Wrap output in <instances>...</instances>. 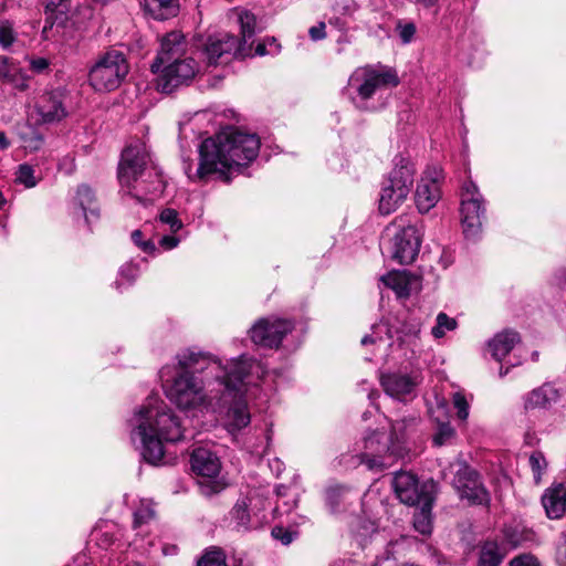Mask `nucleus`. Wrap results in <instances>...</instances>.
I'll return each mask as SVG.
<instances>
[{
  "mask_svg": "<svg viewBox=\"0 0 566 566\" xmlns=\"http://www.w3.org/2000/svg\"><path fill=\"white\" fill-rule=\"evenodd\" d=\"M176 360V365L161 368L160 378L167 398L184 410L209 409L219 392L221 399L235 396L247 371L240 360L223 364L195 348L179 352Z\"/></svg>",
  "mask_w": 566,
  "mask_h": 566,
  "instance_id": "1",
  "label": "nucleus"
},
{
  "mask_svg": "<svg viewBox=\"0 0 566 566\" xmlns=\"http://www.w3.org/2000/svg\"><path fill=\"white\" fill-rule=\"evenodd\" d=\"M260 139L255 134L229 127L214 137L205 139L199 148L200 163L196 170L185 163V172L190 180H205L210 175H219L226 181L228 174L239 171L255 159Z\"/></svg>",
  "mask_w": 566,
  "mask_h": 566,
  "instance_id": "2",
  "label": "nucleus"
},
{
  "mask_svg": "<svg viewBox=\"0 0 566 566\" xmlns=\"http://www.w3.org/2000/svg\"><path fill=\"white\" fill-rule=\"evenodd\" d=\"M130 438L139 442L142 455L148 463H169L164 444L184 438V427L176 412L158 396H149L129 419Z\"/></svg>",
  "mask_w": 566,
  "mask_h": 566,
  "instance_id": "3",
  "label": "nucleus"
},
{
  "mask_svg": "<svg viewBox=\"0 0 566 566\" xmlns=\"http://www.w3.org/2000/svg\"><path fill=\"white\" fill-rule=\"evenodd\" d=\"M118 180L122 190L140 203L149 200L147 196H158L164 190L161 176L153 167L145 144L139 140L129 144L123 150L118 165Z\"/></svg>",
  "mask_w": 566,
  "mask_h": 566,
  "instance_id": "4",
  "label": "nucleus"
},
{
  "mask_svg": "<svg viewBox=\"0 0 566 566\" xmlns=\"http://www.w3.org/2000/svg\"><path fill=\"white\" fill-rule=\"evenodd\" d=\"M399 84L397 73L385 66L356 69L348 78L346 94L357 109L374 112L378 105L374 97Z\"/></svg>",
  "mask_w": 566,
  "mask_h": 566,
  "instance_id": "5",
  "label": "nucleus"
},
{
  "mask_svg": "<svg viewBox=\"0 0 566 566\" xmlns=\"http://www.w3.org/2000/svg\"><path fill=\"white\" fill-rule=\"evenodd\" d=\"M232 360H240V364L247 370L241 388L235 396L224 397V399L216 397L211 409L216 410L217 408L229 406L224 423L227 430L231 434H234L245 428L251 421V415L247 401L243 399L245 388L248 385L254 384L255 380H260L265 375L266 369L261 361L255 360L248 355H241ZM219 396H221V392H219Z\"/></svg>",
  "mask_w": 566,
  "mask_h": 566,
  "instance_id": "6",
  "label": "nucleus"
},
{
  "mask_svg": "<svg viewBox=\"0 0 566 566\" xmlns=\"http://www.w3.org/2000/svg\"><path fill=\"white\" fill-rule=\"evenodd\" d=\"M415 174L416 167L409 157H395L394 168L384 180L379 193L378 210L381 214H390L406 201L413 185Z\"/></svg>",
  "mask_w": 566,
  "mask_h": 566,
  "instance_id": "7",
  "label": "nucleus"
},
{
  "mask_svg": "<svg viewBox=\"0 0 566 566\" xmlns=\"http://www.w3.org/2000/svg\"><path fill=\"white\" fill-rule=\"evenodd\" d=\"M128 70L127 60L120 51H107L90 69V85L96 92H112L119 87Z\"/></svg>",
  "mask_w": 566,
  "mask_h": 566,
  "instance_id": "8",
  "label": "nucleus"
},
{
  "mask_svg": "<svg viewBox=\"0 0 566 566\" xmlns=\"http://www.w3.org/2000/svg\"><path fill=\"white\" fill-rule=\"evenodd\" d=\"M485 201L476 185L467 181L462 187L460 220L467 240H476L485 219Z\"/></svg>",
  "mask_w": 566,
  "mask_h": 566,
  "instance_id": "9",
  "label": "nucleus"
},
{
  "mask_svg": "<svg viewBox=\"0 0 566 566\" xmlns=\"http://www.w3.org/2000/svg\"><path fill=\"white\" fill-rule=\"evenodd\" d=\"M190 465L197 474L200 492L211 495L223 490L224 483L219 479L221 463L219 458L209 449L197 448L192 451Z\"/></svg>",
  "mask_w": 566,
  "mask_h": 566,
  "instance_id": "10",
  "label": "nucleus"
},
{
  "mask_svg": "<svg viewBox=\"0 0 566 566\" xmlns=\"http://www.w3.org/2000/svg\"><path fill=\"white\" fill-rule=\"evenodd\" d=\"M402 457V449L396 447L392 440L382 432H373L364 439V451L360 462L369 470H384L392 465L394 461Z\"/></svg>",
  "mask_w": 566,
  "mask_h": 566,
  "instance_id": "11",
  "label": "nucleus"
},
{
  "mask_svg": "<svg viewBox=\"0 0 566 566\" xmlns=\"http://www.w3.org/2000/svg\"><path fill=\"white\" fill-rule=\"evenodd\" d=\"M391 232L390 251L392 259L401 264H409L415 261L421 244V233L413 224H394L387 229Z\"/></svg>",
  "mask_w": 566,
  "mask_h": 566,
  "instance_id": "12",
  "label": "nucleus"
},
{
  "mask_svg": "<svg viewBox=\"0 0 566 566\" xmlns=\"http://www.w3.org/2000/svg\"><path fill=\"white\" fill-rule=\"evenodd\" d=\"M294 328L291 321L277 317H262L249 329L251 342L264 348H279L283 338Z\"/></svg>",
  "mask_w": 566,
  "mask_h": 566,
  "instance_id": "13",
  "label": "nucleus"
},
{
  "mask_svg": "<svg viewBox=\"0 0 566 566\" xmlns=\"http://www.w3.org/2000/svg\"><path fill=\"white\" fill-rule=\"evenodd\" d=\"M442 179L443 172L438 166L428 167L423 171L415 191V202L420 213L429 212L440 200Z\"/></svg>",
  "mask_w": 566,
  "mask_h": 566,
  "instance_id": "14",
  "label": "nucleus"
},
{
  "mask_svg": "<svg viewBox=\"0 0 566 566\" xmlns=\"http://www.w3.org/2000/svg\"><path fill=\"white\" fill-rule=\"evenodd\" d=\"M198 72V64L191 57L178 59L161 66L157 78V88L170 93L176 87L188 83Z\"/></svg>",
  "mask_w": 566,
  "mask_h": 566,
  "instance_id": "15",
  "label": "nucleus"
},
{
  "mask_svg": "<svg viewBox=\"0 0 566 566\" xmlns=\"http://www.w3.org/2000/svg\"><path fill=\"white\" fill-rule=\"evenodd\" d=\"M242 51L239 40L228 33L209 36L203 48V54L210 65L227 63L233 56L243 55Z\"/></svg>",
  "mask_w": 566,
  "mask_h": 566,
  "instance_id": "16",
  "label": "nucleus"
},
{
  "mask_svg": "<svg viewBox=\"0 0 566 566\" xmlns=\"http://www.w3.org/2000/svg\"><path fill=\"white\" fill-rule=\"evenodd\" d=\"M421 382L418 373L395 371L384 374L380 377V384L385 392L398 400H406L415 396L416 388Z\"/></svg>",
  "mask_w": 566,
  "mask_h": 566,
  "instance_id": "17",
  "label": "nucleus"
},
{
  "mask_svg": "<svg viewBox=\"0 0 566 566\" xmlns=\"http://www.w3.org/2000/svg\"><path fill=\"white\" fill-rule=\"evenodd\" d=\"M453 485L459 496L467 499L471 504H483L489 501V493L479 481L478 473L468 467H463L457 472Z\"/></svg>",
  "mask_w": 566,
  "mask_h": 566,
  "instance_id": "18",
  "label": "nucleus"
},
{
  "mask_svg": "<svg viewBox=\"0 0 566 566\" xmlns=\"http://www.w3.org/2000/svg\"><path fill=\"white\" fill-rule=\"evenodd\" d=\"M392 484L397 497L407 505H419L431 499L426 486H420L417 478L409 472L396 473Z\"/></svg>",
  "mask_w": 566,
  "mask_h": 566,
  "instance_id": "19",
  "label": "nucleus"
},
{
  "mask_svg": "<svg viewBox=\"0 0 566 566\" xmlns=\"http://www.w3.org/2000/svg\"><path fill=\"white\" fill-rule=\"evenodd\" d=\"M186 48L187 42L182 33L172 31L166 34L161 40L157 57L151 64L153 73H158L164 64L181 59Z\"/></svg>",
  "mask_w": 566,
  "mask_h": 566,
  "instance_id": "20",
  "label": "nucleus"
},
{
  "mask_svg": "<svg viewBox=\"0 0 566 566\" xmlns=\"http://www.w3.org/2000/svg\"><path fill=\"white\" fill-rule=\"evenodd\" d=\"M562 391L554 384L545 382L524 396L523 405L526 411L534 409H552L560 402Z\"/></svg>",
  "mask_w": 566,
  "mask_h": 566,
  "instance_id": "21",
  "label": "nucleus"
},
{
  "mask_svg": "<svg viewBox=\"0 0 566 566\" xmlns=\"http://www.w3.org/2000/svg\"><path fill=\"white\" fill-rule=\"evenodd\" d=\"M69 3L70 0H46V19L42 29L44 40L55 39L60 34V29L67 20Z\"/></svg>",
  "mask_w": 566,
  "mask_h": 566,
  "instance_id": "22",
  "label": "nucleus"
},
{
  "mask_svg": "<svg viewBox=\"0 0 566 566\" xmlns=\"http://www.w3.org/2000/svg\"><path fill=\"white\" fill-rule=\"evenodd\" d=\"M380 281L391 289L398 297H408L411 292L420 289L419 277L405 270L391 271L382 275Z\"/></svg>",
  "mask_w": 566,
  "mask_h": 566,
  "instance_id": "23",
  "label": "nucleus"
},
{
  "mask_svg": "<svg viewBox=\"0 0 566 566\" xmlns=\"http://www.w3.org/2000/svg\"><path fill=\"white\" fill-rule=\"evenodd\" d=\"M36 112L41 123H54L66 116V111L59 95L46 93L36 104Z\"/></svg>",
  "mask_w": 566,
  "mask_h": 566,
  "instance_id": "24",
  "label": "nucleus"
},
{
  "mask_svg": "<svg viewBox=\"0 0 566 566\" xmlns=\"http://www.w3.org/2000/svg\"><path fill=\"white\" fill-rule=\"evenodd\" d=\"M542 503L549 518H559L566 512V486L549 488L542 496Z\"/></svg>",
  "mask_w": 566,
  "mask_h": 566,
  "instance_id": "25",
  "label": "nucleus"
},
{
  "mask_svg": "<svg viewBox=\"0 0 566 566\" xmlns=\"http://www.w3.org/2000/svg\"><path fill=\"white\" fill-rule=\"evenodd\" d=\"M520 342V336L513 331H503L496 334L490 342L489 348L492 357L502 361L511 350L514 349L515 345Z\"/></svg>",
  "mask_w": 566,
  "mask_h": 566,
  "instance_id": "26",
  "label": "nucleus"
},
{
  "mask_svg": "<svg viewBox=\"0 0 566 566\" xmlns=\"http://www.w3.org/2000/svg\"><path fill=\"white\" fill-rule=\"evenodd\" d=\"M76 200L84 212L88 226L98 220L99 212L95 202L94 191L86 185L77 188Z\"/></svg>",
  "mask_w": 566,
  "mask_h": 566,
  "instance_id": "27",
  "label": "nucleus"
},
{
  "mask_svg": "<svg viewBox=\"0 0 566 566\" xmlns=\"http://www.w3.org/2000/svg\"><path fill=\"white\" fill-rule=\"evenodd\" d=\"M0 80L19 91L28 88V78L21 72V69L7 57L2 60L0 65Z\"/></svg>",
  "mask_w": 566,
  "mask_h": 566,
  "instance_id": "28",
  "label": "nucleus"
},
{
  "mask_svg": "<svg viewBox=\"0 0 566 566\" xmlns=\"http://www.w3.org/2000/svg\"><path fill=\"white\" fill-rule=\"evenodd\" d=\"M145 10L157 20L175 17L179 11L177 0H144Z\"/></svg>",
  "mask_w": 566,
  "mask_h": 566,
  "instance_id": "29",
  "label": "nucleus"
},
{
  "mask_svg": "<svg viewBox=\"0 0 566 566\" xmlns=\"http://www.w3.org/2000/svg\"><path fill=\"white\" fill-rule=\"evenodd\" d=\"M417 422L418 419L416 417H409L398 419L391 424V437L389 440H392L396 447L402 449V455L406 451L403 443L415 430Z\"/></svg>",
  "mask_w": 566,
  "mask_h": 566,
  "instance_id": "30",
  "label": "nucleus"
},
{
  "mask_svg": "<svg viewBox=\"0 0 566 566\" xmlns=\"http://www.w3.org/2000/svg\"><path fill=\"white\" fill-rule=\"evenodd\" d=\"M505 552L494 541H486L480 549L478 566H500Z\"/></svg>",
  "mask_w": 566,
  "mask_h": 566,
  "instance_id": "31",
  "label": "nucleus"
},
{
  "mask_svg": "<svg viewBox=\"0 0 566 566\" xmlns=\"http://www.w3.org/2000/svg\"><path fill=\"white\" fill-rule=\"evenodd\" d=\"M350 492L344 486H333L326 491V504L332 513H338L348 504Z\"/></svg>",
  "mask_w": 566,
  "mask_h": 566,
  "instance_id": "32",
  "label": "nucleus"
},
{
  "mask_svg": "<svg viewBox=\"0 0 566 566\" xmlns=\"http://www.w3.org/2000/svg\"><path fill=\"white\" fill-rule=\"evenodd\" d=\"M431 502L432 499H429L420 503V510L417 511L413 515V526L419 533L423 535L430 534L432 530Z\"/></svg>",
  "mask_w": 566,
  "mask_h": 566,
  "instance_id": "33",
  "label": "nucleus"
},
{
  "mask_svg": "<svg viewBox=\"0 0 566 566\" xmlns=\"http://www.w3.org/2000/svg\"><path fill=\"white\" fill-rule=\"evenodd\" d=\"M40 179V175L35 174V169L30 164L19 165L15 171V181L27 188L35 187Z\"/></svg>",
  "mask_w": 566,
  "mask_h": 566,
  "instance_id": "34",
  "label": "nucleus"
},
{
  "mask_svg": "<svg viewBox=\"0 0 566 566\" xmlns=\"http://www.w3.org/2000/svg\"><path fill=\"white\" fill-rule=\"evenodd\" d=\"M458 327L455 318L448 316L441 312L437 315L436 325L431 329V334L434 338H442L447 332L454 331Z\"/></svg>",
  "mask_w": 566,
  "mask_h": 566,
  "instance_id": "35",
  "label": "nucleus"
},
{
  "mask_svg": "<svg viewBox=\"0 0 566 566\" xmlns=\"http://www.w3.org/2000/svg\"><path fill=\"white\" fill-rule=\"evenodd\" d=\"M197 566H227L226 556L220 548L212 547L206 551Z\"/></svg>",
  "mask_w": 566,
  "mask_h": 566,
  "instance_id": "36",
  "label": "nucleus"
},
{
  "mask_svg": "<svg viewBox=\"0 0 566 566\" xmlns=\"http://www.w3.org/2000/svg\"><path fill=\"white\" fill-rule=\"evenodd\" d=\"M239 22L242 40L245 43L254 35L256 19L252 13L245 11L239 15Z\"/></svg>",
  "mask_w": 566,
  "mask_h": 566,
  "instance_id": "37",
  "label": "nucleus"
},
{
  "mask_svg": "<svg viewBox=\"0 0 566 566\" xmlns=\"http://www.w3.org/2000/svg\"><path fill=\"white\" fill-rule=\"evenodd\" d=\"M530 467L533 472L534 482L539 484L542 481V474L546 470L547 462L541 452H533L530 457Z\"/></svg>",
  "mask_w": 566,
  "mask_h": 566,
  "instance_id": "38",
  "label": "nucleus"
},
{
  "mask_svg": "<svg viewBox=\"0 0 566 566\" xmlns=\"http://www.w3.org/2000/svg\"><path fill=\"white\" fill-rule=\"evenodd\" d=\"M159 221L169 226L171 232H177L182 228V222L178 218V212L175 209L166 208L159 213Z\"/></svg>",
  "mask_w": 566,
  "mask_h": 566,
  "instance_id": "39",
  "label": "nucleus"
},
{
  "mask_svg": "<svg viewBox=\"0 0 566 566\" xmlns=\"http://www.w3.org/2000/svg\"><path fill=\"white\" fill-rule=\"evenodd\" d=\"M387 333H388L387 326H385L382 324L374 325L371 334L365 335L361 338V345L367 346V345L371 344V345L380 346L381 344L385 343L382 335L387 334Z\"/></svg>",
  "mask_w": 566,
  "mask_h": 566,
  "instance_id": "40",
  "label": "nucleus"
},
{
  "mask_svg": "<svg viewBox=\"0 0 566 566\" xmlns=\"http://www.w3.org/2000/svg\"><path fill=\"white\" fill-rule=\"evenodd\" d=\"M155 515L150 503L142 502L140 506L134 512V527H139L148 523Z\"/></svg>",
  "mask_w": 566,
  "mask_h": 566,
  "instance_id": "41",
  "label": "nucleus"
},
{
  "mask_svg": "<svg viewBox=\"0 0 566 566\" xmlns=\"http://www.w3.org/2000/svg\"><path fill=\"white\" fill-rule=\"evenodd\" d=\"M231 514L238 527L247 528L249 526L250 516L244 502H238L232 509Z\"/></svg>",
  "mask_w": 566,
  "mask_h": 566,
  "instance_id": "42",
  "label": "nucleus"
},
{
  "mask_svg": "<svg viewBox=\"0 0 566 566\" xmlns=\"http://www.w3.org/2000/svg\"><path fill=\"white\" fill-rule=\"evenodd\" d=\"M454 437V429L450 423H440L433 436V443L438 447L449 443Z\"/></svg>",
  "mask_w": 566,
  "mask_h": 566,
  "instance_id": "43",
  "label": "nucleus"
},
{
  "mask_svg": "<svg viewBox=\"0 0 566 566\" xmlns=\"http://www.w3.org/2000/svg\"><path fill=\"white\" fill-rule=\"evenodd\" d=\"M138 275V269L132 264L126 263L119 270V279L116 281L117 289L120 287L122 284L133 283Z\"/></svg>",
  "mask_w": 566,
  "mask_h": 566,
  "instance_id": "44",
  "label": "nucleus"
},
{
  "mask_svg": "<svg viewBox=\"0 0 566 566\" xmlns=\"http://www.w3.org/2000/svg\"><path fill=\"white\" fill-rule=\"evenodd\" d=\"M23 147L29 151H36L43 145V137L36 132H32L30 136H22Z\"/></svg>",
  "mask_w": 566,
  "mask_h": 566,
  "instance_id": "45",
  "label": "nucleus"
},
{
  "mask_svg": "<svg viewBox=\"0 0 566 566\" xmlns=\"http://www.w3.org/2000/svg\"><path fill=\"white\" fill-rule=\"evenodd\" d=\"M453 405L457 408L459 419L465 420L469 416V405L465 397L460 392H455L453 395Z\"/></svg>",
  "mask_w": 566,
  "mask_h": 566,
  "instance_id": "46",
  "label": "nucleus"
},
{
  "mask_svg": "<svg viewBox=\"0 0 566 566\" xmlns=\"http://www.w3.org/2000/svg\"><path fill=\"white\" fill-rule=\"evenodd\" d=\"M272 536L275 538V539H279L282 542V544L284 545H289L290 543L293 542V539L295 538L296 536V533L295 532H292L290 530H286L282 526H275L273 527L272 530Z\"/></svg>",
  "mask_w": 566,
  "mask_h": 566,
  "instance_id": "47",
  "label": "nucleus"
},
{
  "mask_svg": "<svg viewBox=\"0 0 566 566\" xmlns=\"http://www.w3.org/2000/svg\"><path fill=\"white\" fill-rule=\"evenodd\" d=\"M14 40L12 27L8 22L0 23V44L9 46Z\"/></svg>",
  "mask_w": 566,
  "mask_h": 566,
  "instance_id": "48",
  "label": "nucleus"
},
{
  "mask_svg": "<svg viewBox=\"0 0 566 566\" xmlns=\"http://www.w3.org/2000/svg\"><path fill=\"white\" fill-rule=\"evenodd\" d=\"M132 240L137 247H139L145 252H153L156 249L153 242L148 240L143 241V232L139 230L133 231Z\"/></svg>",
  "mask_w": 566,
  "mask_h": 566,
  "instance_id": "49",
  "label": "nucleus"
},
{
  "mask_svg": "<svg viewBox=\"0 0 566 566\" xmlns=\"http://www.w3.org/2000/svg\"><path fill=\"white\" fill-rule=\"evenodd\" d=\"M510 566H539V563L533 555L523 554L513 558Z\"/></svg>",
  "mask_w": 566,
  "mask_h": 566,
  "instance_id": "50",
  "label": "nucleus"
},
{
  "mask_svg": "<svg viewBox=\"0 0 566 566\" xmlns=\"http://www.w3.org/2000/svg\"><path fill=\"white\" fill-rule=\"evenodd\" d=\"M398 31L402 42L409 43L416 33V25L413 23L399 24Z\"/></svg>",
  "mask_w": 566,
  "mask_h": 566,
  "instance_id": "51",
  "label": "nucleus"
},
{
  "mask_svg": "<svg viewBox=\"0 0 566 566\" xmlns=\"http://www.w3.org/2000/svg\"><path fill=\"white\" fill-rule=\"evenodd\" d=\"M556 560L560 566H566V532L563 533L562 539L557 546Z\"/></svg>",
  "mask_w": 566,
  "mask_h": 566,
  "instance_id": "52",
  "label": "nucleus"
},
{
  "mask_svg": "<svg viewBox=\"0 0 566 566\" xmlns=\"http://www.w3.org/2000/svg\"><path fill=\"white\" fill-rule=\"evenodd\" d=\"M308 33L313 41H318V40L324 39L326 36L325 23L319 22L317 25L310 28Z\"/></svg>",
  "mask_w": 566,
  "mask_h": 566,
  "instance_id": "53",
  "label": "nucleus"
},
{
  "mask_svg": "<svg viewBox=\"0 0 566 566\" xmlns=\"http://www.w3.org/2000/svg\"><path fill=\"white\" fill-rule=\"evenodd\" d=\"M179 244V239L175 235H164L159 240V245L165 250H171Z\"/></svg>",
  "mask_w": 566,
  "mask_h": 566,
  "instance_id": "54",
  "label": "nucleus"
},
{
  "mask_svg": "<svg viewBox=\"0 0 566 566\" xmlns=\"http://www.w3.org/2000/svg\"><path fill=\"white\" fill-rule=\"evenodd\" d=\"M49 66V63L45 59L39 57L31 61V69L35 71L36 73H41L44 70H46Z\"/></svg>",
  "mask_w": 566,
  "mask_h": 566,
  "instance_id": "55",
  "label": "nucleus"
},
{
  "mask_svg": "<svg viewBox=\"0 0 566 566\" xmlns=\"http://www.w3.org/2000/svg\"><path fill=\"white\" fill-rule=\"evenodd\" d=\"M555 280L562 289H566V269H560L555 273Z\"/></svg>",
  "mask_w": 566,
  "mask_h": 566,
  "instance_id": "56",
  "label": "nucleus"
},
{
  "mask_svg": "<svg viewBox=\"0 0 566 566\" xmlns=\"http://www.w3.org/2000/svg\"><path fill=\"white\" fill-rule=\"evenodd\" d=\"M420 333V324L419 323H416V324H412L410 326V328L408 329V332H406L407 335H410V336H415L417 337Z\"/></svg>",
  "mask_w": 566,
  "mask_h": 566,
  "instance_id": "57",
  "label": "nucleus"
},
{
  "mask_svg": "<svg viewBox=\"0 0 566 566\" xmlns=\"http://www.w3.org/2000/svg\"><path fill=\"white\" fill-rule=\"evenodd\" d=\"M10 146V142L3 132H0V149H7Z\"/></svg>",
  "mask_w": 566,
  "mask_h": 566,
  "instance_id": "58",
  "label": "nucleus"
},
{
  "mask_svg": "<svg viewBox=\"0 0 566 566\" xmlns=\"http://www.w3.org/2000/svg\"><path fill=\"white\" fill-rule=\"evenodd\" d=\"M255 53L258 55H264L265 54V46L263 44H258L255 49Z\"/></svg>",
  "mask_w": 566,
  "mask_h": 566,
  "instance_id": "59",
  "label": "nucleus"
},
{
  "mask_svg": "<svg viewBox=\"0 0 566 566\" xmlns=\"http://www.w3.org/2000/svg\"><path fill=\"white\" fill-rule=\"evenodd\" d=\"M125 566H146V565L140 562L133 560V562L127 563Z\"/></svg>",
  "mask_w": 566,
  "mask_h": 566,
  "instance_id": "60",
  "label": "nucleus"
},
{
  "mask_svg": "<svg viewBox=\"0 0 566 566\" xmlns=\"http://www.w3.org/2000/svg\"><path fill=\"white\" fill-rule=\"evenodd\" d=\"M507 373H509V367L505 369L503 368V366L500 367V370H499L500 377H504Z\"/></svg>",
  "mask_w": 566,
  "mask_h": 566,
  "instance_id": "61",
  "label": "nucleus"
},
{
  "mask_svg": "<svg viewBox=\"0 0 566 566\" xmlns=\"http://www.w3.org/2000/svg\"><path fill=\"white\" fill-rule=\"evenodd\" d=\"M533 359L536 360L537 359V353H533Z\"/></svg>",
  "mask_w": 566,
  "mask_h": 566,
  "instance_id": "62",
  "label": "nucleus"
},
{
  "mask_svg": "<svg viewBox=\"0 0 566 566\" xmlns=\"http://www.w3.org/2000/svg\"><path fill=\"white\" fill-rule=\"evenodd\" d=\"M520 363H511L510 366H515V365H518Z\"/></svg>",
  "mask_w": 566,
  "mask_h": 566,
  "instance_id": "63",
  "label": "nucleus"
}]
</instances>
